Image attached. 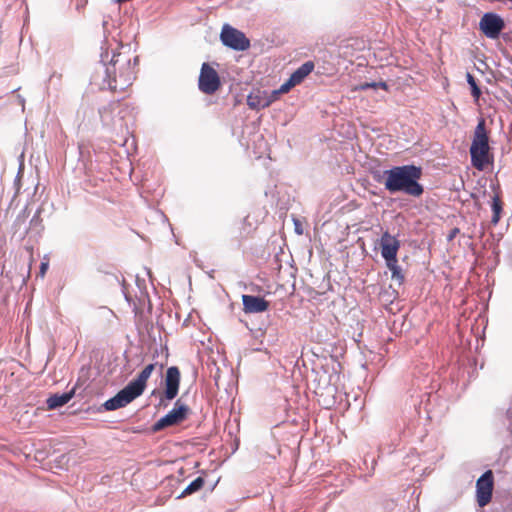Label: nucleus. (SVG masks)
Masks as SVG:
<instances>
[{"mask_svg": "<svg viewBox=\"0 0 512 512\" xmlns=\"http://www.w3.org/2000/svg\"><path fill=\"white\" fill-rule=\"evenodd\" d=\"M385 188L391 192L404 191L412 196H420L422 186L417 182L420 169L415 166L394 167L385 171Z\"/></svg>", "mask_w": 512, "mask_h": 512, "instance_id": "f257e3e1", "label": "nucleus"}, {"mask_svg": "<svg viewBox=\"0 0 512 512\" xmlns=\"http://www.w3.org/2000/svg\"><path fill=\"white\" fill-rule=\"evenodd\" d=\"M155 365L149 364L147 365L138 375L136 379L131 381L127 386H125L122 390H120L114 397L108 399L103 404L104 408L108 411L116 410L118 408L124 407L131 403L134 399L139 397L145 387L147 380L151 376L154 371Z\"/></svg>", "mask_w": 512, "mask_h": 512, "instance_id": "f03ea898", "label": "nucleus"}, {"mask_svg": "<svg viewBox=\"0 0 512 512\" xmlns=\"http://www.w3.org/2000/svg\"><path fill=\"white\" fill-rule=\"evenodd\" d=\"M340 364L333 358L325 359V362L314 370L316 383L315 393L319 396L334 398L337 385L340 380Z\"/></svg>", "mask_w": 512, "mask_h": 512, "instance_id": "7ed1b4c3", "label": "nucleus"}, {"mask_svg": "<svg viewBox=\"0 0 512 512\" xmlns=\"http://www.w3.org/2000/svg\"><path fill=\"white\" fill-rule=\"evenodd\" d=\"M470 156L472 165L480 171L490 163L489 137L484 119L479 120L475 128L470 146Z\"/></svg>", "mask_w": 512, "mask_h": 512, "instance_id": "20e7f679", "label": "nucleus"}, {"mask_svg": "<svg viewBox=\"0 0 512 512\" xmlns=\"http://www.w3.org/2000/svg\"><path fill=\"white\" fill-rule=\"evenodd\" d=\"M112 72L114 76L109 85L113 90H124L126 87L131 85L134 76L128 59L113 58L111 66L107 68L108 74Z\"/></svg>", "mask_w": 512, "mask_h": 512, "instance_id": "39448f33", "label": "nucleus"}, {"mask_svg": "<svg viewBox=\"0 0 512 512\" xmlns=\"http://www.w3.org/2000/svg\"><path fill=\"white\" fill-rule=\"evenodd\" d=\"M220 39L223 45L236 51H244L250 46V42L244 33L228 24L222 27Z\"/></svg>", "mask_w": 512, "mask_h": 512, "instance_id": "423d86ee", "label": "nucleus"}, {"mask_svg": "<svg viewBox=\"0 0 512 512\" xmlns=\"http://www.w3.org/2000/svg\"><path fill=\"white\" fill-rule=\"evenodd\" d=\"M493 474L488 470L483 473L476 482V500L480 507L486 506L492 498Z\"/></svg>", "mask_w": 512, "mask_h": 512, "instance_id": "0eeeda50", "label": "nucleus"}, {"mask_svg": "<svg viewBox=\"0 0 512 512\" xmlns=\"http://www.w3.org/2000/svg\"><path fill=\"white\" fill-rule=\"evenodd\" d=\"M504 26L503 19L498 14L492 12L485 13L479 22L480 30L486 37L491 39L497 38Z\"/></svg>", "mask_w": 512, "mask_h": 512, "instance_id": "6e6552de", "label": "nucleus"}, {"mask_svg": "<svg viewBox=\"0 0 512 512\" xmlns=\"http://www.w3.org/2000/svg\"><path fill=\"white\" fill-rule=\"evenodd\" d=\"M220 86V79L215 69L203 63L199 75V88L206 94L214 93Z\"/></svg>", "mask_w": 512, "mask_h": 512, "instance_id": "1a4fd4ad", "label": "nucleus"}, {"mask_svg": "<svg viewBox=\"0 0 512 512\" xmlns=\"http://www.w3.org/2000/svg\"><path fill=\"white\" fill-rule=\"evenodd\" d=\"M188 408L184 404L176 402L174 408L160 418L154 425V430H160L167 426L175 425L185 419Z\"/></svg>", "mask_w": 512, "mask_h": 512, "instance_id": "9d476101", "label": "nucleus"}, {"mask_svg": "<svg viewBox=\"0 0 512 512\" xmlns=\"http://www.w3.org/2000/svg\"><path fill=\"white\" fill-rule=\"evenodd\" d=\"M381 255L386 262H397V253L400 247L399 241L396 237L384 232L380 239Z\"/></svg>", "mask_w": 512, "mask_h": 512, "instance_id": "9b49d317", "label": "nucleus"}, {"mask_svg": "<svg viewBox=\"0 0 512 512\" xmlns=\"http://www.w3.org/2000/svg\"><path fill=\"white\" fill-rule=\"evenodd\" d=\"M180 384V372L175 366L169 367L165 377V397L168 400L174 399L178 394Z\"/></svg>", "mask_w": 512, "mask_h": 512, "instance_id": "f8f14e48", "label": "nucleus"}, {"mask_svg": "<svg viewBox=\"0 0 512 512\" xmlns=\"http://www.w3.org/2000/svg\"><path fill=\"white\" fill-rule=\"evenodd\" d=\"M242 303L245 313H261L269 307V303L265 299L252 295H243Z\"/></svg>", "mask_w": 512, "mask_h": 512, "instance_id": "ddd939ff", "label": "nucleus"}, {"mask_svg": "<svg viewBox=\"0 0 512 512\" xmlns=\"http://www.w3.org/2000/svg\"><path fill=\"white\" fill-rule=\"evenodd\" d=\"M247 105L254 110H260L269 106L266 91L255 90L247 96Z\"/></svg>", "mask_w": 512, "mask_h": 512, "instance_id": "4468645a", "label": "nucleus"}, {"mask_svg": "<svg viewBox=\"0 0 512 512\" xmlns=\"http://www.w3.org/2000/svg\"><path fill=\"white\" fill-rule=\"evenodd\" d=\"M314 69V64L311 61L305 62L298 69H296L289 77L295 85L301 83Z\"/></svg>", "mask_w": 512, "mask_h": 512, "instance_id": "2eb2a0df", "label": "nucleus"}, {"mask_svg": "<svg viewBox=\"0 0 512 512\" xmlns=\"http://www.w3.org/2000/svg\"><path fill=\"white\" fill-rule=\"evenodd\" d=\"M72 397L73 391L61 395H54L47 399V405L50 409H55L68 403Z\"/></svg>", "mask_w": 512, "mask_h": 512, "instance_id": "dca6fc26", "label": "nucleus"}, {"mask_svg": "<svg viewBox=\"0 0 512 512\" xmlns=\"http://www.w3.org/2000/svg\"><path fill=\"white\" fill-rule=\"evenodd\" d=\"M204 485V480L201 477L196 478L193 480L182 492L181 496L186 494H192L198 490H200Z\"/></svg>", "mask_w": 512, "mask_h": 512, "instance_id": "f3484780", "label": "nucleus"}, {"mask_svg": "<svg viewBox=\"0 0 512 512\" xmlns=\"http://www.w3.org/2000/svg\"><path fill=\"white\" fill-rule=\"evenodd\" d=\"M386 264L391 271L392 278L397 280L399 283H401L403 276L401 274V270H400L397 262L389 261V262H386Z\"/></svg>", "mask_w": 512, "mask_h": 512, "instance_id": "a211bd4d", "label": "nucleus"}, {"mask_svg": "<svg viewBox=\"0 0 512 512\" xmlns=\"http://www.w3.org/2000/svg\"><path fill=\"white\" fill-rule=\"evenodd\" d=\"M466 79H467L469 86L471 87L473 97L476 100L479 99V97L481 95V91H480L479 87L477 86L474 77L470 73H467Z\"/></svg>", "mask_w": 512, "mask_h": 512, "instance_id": "6ab92c4d", "label": "nucleus"}, {"mask_svg": "<svg viewBox=\"0 0 512 512\" xmlns=\"http://www.w3.org/2000/svg\"><path fill=\"white\" fill-rule=\"evenodd\" d=\"M369 88H382L384 90L387 89V84L385 82H370V83H364L357 87H355V90H366Z\"/></svg>", "mask_w": 512, "mask_h": 512, "instance_id": "aec40b11", "label": "nucleus"}, {"mask_svg": "<svg viewBox=\"0 0 512 512\" xmlns=\"http://www.w3.org/2000/svg\"><path fill=\"white\" fill-rule=\"evenodd\" d=\"M492 209H493V212H494V215H493V218H492V222L496 224L499 221L500 212H501V204H500V201H499V199L497 197H495L493 199Z\"/></svg>", "mask_w": 512, "mask_h": 512, "instance_id": "412c9836", "label": "nucleus"}, {"mask_svg": "<svg viewBox=\"0 0 512 512\" xmlns=\"http://www.w3.org/2000/svg\"><path fill=\"white\" fill-rule=\"evenodd\" d=\"M295 86V84L293 83V81L289 78L287 81H285L280 87H279V91L281 92V94H284V93H287L289 92L293 87Z\"/></svg>", "mask_w": 512, "mask_h": 512, "instance_id": "4be33fe9", "label": "nucleus"}, {"mask_svg": "<svg viewBox=\"0 0 512 512\" xmlns=\"http://www.w3.org/2000/svg\"><path fill=\"white\" fill-rule=\"evenodd\" d=\"M267 98L269 100V105H271L273 102L277 101L281 95V92L276 89L271 92L266 91Z\"/></svg>", "mask_w": 512, "mask_h": 512, "instance_id": "5701e85b", "label": "nucleus"}, {"mask_svg": "<svg viewBox=\"0 0 512 512\" xmlns=\"http://www.w3.org/2000/svg\"><path fill=\"white\" fill-rule=\"evenodd\" d=\"M48 266H49V259L47 256L44 257L41 265H40V271H39V275L41 278H44L45 276V273L48 269Z\"/></svg>", "mask_w": 512, "mask_h": 512, "instance_id": "b1692460", "label": "nucleus"}, {"mask_svg": "<svg viewBox=\"0 0 512 512\" xmlns=\"http://www.w3.org/2000/svg\"><path fill=\"white\" fill-rule=\"evenodd\" d=\"M294 225H295V231L297 234L301 235L303 233V230H302V226L300 224V222L298 220H294Z\"/></svg>", "mask_w": 512, "mask_h": 512, "instance_id": "393cba45", "label": "nucleus"}, {"mask_svg": "<svg viewBox=\"0 0 512 512\" xmlns=\"http://www.w3.org/2000/svg\"><path fill=\"white\" fill-rule=\"evenodd\" d=\"M455 233H456V231L452 232V234L450 235V238H453Z\"/></svg>", "mask_w": 512, "mask_h": 512, "instance_id": "a878e982", "label": "nucleus"}, {"mask_svg": "<svg viewBox=\"0 0 512 512\" xmlns=\"http://www.w3.org/2000/svg\"><path fill=\"white\" fill-rule=\"evenodd\" d=\"M455 233H456V231L452 232V234L450 235V238H453Z\"/></svg>", "mask_w": 512, "mask_h": 512, "instance_id": "bb28decb", "label": "nucleus"}, {"mask_svg": "<svg viewBox=\"0 0 512 512\" xmlns=\"http://www.w3.org/2000/svg\"><path fill=\"white\" fill-rule=\"evenodd\" d=\"M455 233H456V231L452 232V234L450 235V238H453Z\"/></svg>", "mask_w": 512, "mask_h": 512, "instance_id": "cd10ccee", "label": "nucleus"}]
</instances>
